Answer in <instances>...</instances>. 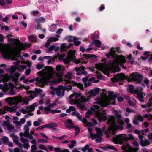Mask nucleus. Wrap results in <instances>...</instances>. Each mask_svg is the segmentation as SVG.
I'll return each instance as SVG.
<instances>
[{
    "label": "nucleus",
    "mask_w": 152,
    "mask_h": 152,
    "mask_svg": "<svg viewBox=\"0 0 152 152\" xmlns=\"http://www.w3.org/2000/svg\"><path fill=\"white\" fill-rule=\"evenodd\" d=\"M93 43L97 47L100 48L101 46V42L98 40H93Z\"/></svg>",
    "instance_id": "7c9ffc66"
},
{
    "label": "nucleus",
    "mask_w": 152,
    "mask_h": 152,
    "mask_svg": "<svg viewBox=\"0 0 152 152\" xmlns=\"http://www.w3.org/2000/svg\"><path fill=\"white\" fill-rule=\"evenodd\" d=\"M50 112L52 114H54L55 113H60L61 112V110L57 109L51 110Z\"/></svg>",
    "instance_id": "49530a36"
},
{
    "label": "nucleus",
    "mask_w": 152,
    "mask_h": 152,
    "mask_svg": "<svg viewBox=\"0 0 152 152\" xmlns=\"http://www.w3.org/2000/svg\"><path fill=\"white\" fill-rule=\"evenodd\" d=\"M51 110L48 107H45L44 108V112L45 114H47L50 111V112Z\"/></svg>",
    "instance_id": "ea45409f"
},
{
    "label": "nucleus",
    "mask_w": 152,
    "mask_h": 152,
    "mask_svg": "<svg viewBox=\"0 0 152 152\" xmlns=\"http://www.w3.org/2000/svg\"><path fill=\"white\" fill-rule=\"evenodd\" d=\"M3 78L2 80L4 81L7 82L10 79V76L7 75H3Z\"/></svg>",
    "instance_id": "473e14b6"
},
{
    "label": "nucleus",
    "mask_w": 152,
    "mask_h": 152,
    "mask_svg": "<svg viewBox=\"0 0 152 152\" xmlns=\"http://www.w3.org/2000/svg\"><path fill=\"white\" fill-rule=\"evenodd\" d=\"M88 130L90 134V136L91 138L92 139H94V134H93L92 129L90 128H88Z\"/></svg>",
    "instance_id": "79ce46f5"
},
{
    "label": "nucleus",
    "mask_w": 152,
    "mask_h": 152,
    "mask_svg": "<svg viewBox=\"0 0 152 152\" xmlns=\"http://www.w3.org/2000/svg\"><path fill=\"white\" fill-rule=\"evenodd\" d=\"M115 130L114 127L110 126L108 127V130L105 132L104 134L107 137H110L111 135L113 134L114 133Z\"/></svg>",
    "instance_id": "ddd939ff"
},
{
    "label": "nucleus",
    "mask_w": 152,
    "mask_h": 152,
    "mask_svg": "<svg viewBox=\"0 0 152 152\" xmlns=\"http://www.w3.org/2000/svg\"><path fill=\"white\" fill-rule=\"evenodd\" d=\"M43 66L42 64H37L36 66V68L38 69H41Z\"/></svg>",
    "instance_id": "69168bd1"
},
{
    "label": "nucleus",
    "mask_w": 152,
    "mask_h": 152,
    "mask_svg": "<svg viewBox=\"0 0 152 152\" xmlns=\"http://www.w3.org/2000/svg\"><path fill=\"white\" fill-rule=\"evenodd\" d=\"M65 123L66 124L65 126L67 128L69 129L73 128V124L71 120L69 119L66 120Z\"/></svg>",
    "instance_id": "6ab92c4d"
},
{
    "label": "nucleus",
    "mask_w": 152,
    "mask_h": 152,
    "mask_svg": "<svg viewBox=\"0 0 152 152\" xmlns=\"http://www.w3.org/2000/svg\"><path fill=\"white\" fill-rule=\"evenodd\" d=\"M126 58L128 61L131 64H132L134 62V60L132 58V55L129 54L127 57Z\"/></svg>",
    "instance_id": "72a5a7b5"
},
{
    "label": "nucleus",
    "mask_w": 152,
    "mask_h": 152,
    "mask_svg": "<svg viewBox=\"0 0 152 152\" xmlns=\"http://www.w3.org/2000/svg\"><path fill=\"white\" fill-rule=\"evenodd\" d=\"M74 96V94H71L69 96V99H71L69 101V103L71 104H77V106L78 108L82 110H83L84 108V106L82 103L80 102V101L78 99H75V100L72 99V98Z\"/></svg>",
    "instance_id": "423d86ee"
},
{
    "label": "nucleus",
    "mask_w": 152,
    "mask_h": 152,
    "mask_svg": "<svg viewBox=\"0 0 152 152\" xmlns=\"http://www.w3.org/2000/svg\"><path fill=\"white\" fill-rule=\"evenodd\" d=\"M2 140L3 142L5 143H7L9 141L8 138L6 136H3Z\"/></svg>",
    "instance_id": "603ef678"
},
{
    "label": "nucleus",
    "mask_w": 152,
    "mask_h": 152,
    "mask_svg": "<svg viewBox=\"0 0 152 152\" xmlns=\"http://www.w3.org/2000/svg\"><path fill=\"white\" fill-rule=\"evenodd\" d=\"M150 143L148 140H141L140 141V145L143 147L145 146L148 145L150 144Z\"/></svg>",
    "instance_id": "b1692460"
},
{
    "label": "nucleus",
    "mask_w": 152,
    "mask_h": 152,
    "mask_svg": "<svg viewBox=\"0 0 152 152\" xmlns=\"http://www.w3.org/2000/svg\"><path fill=\"white\" fill-rule=\"evenodd\" d=\"M66 47L65 44H63L61 46V48L62 51H64L66 50Z\"/></svg>",
    "instance_id": "774afa93"
},
{
    "label": "nucleus",
    "mask_w": 152,
    "mask_h": 152,
    "mask_svg": "<svg viewBox=\"0 0 152 152\" xmlns=\"http://www.w3.org/2000/svg\"><path fill=\"white\" fill-rule=\"evenodd\" d=\"M86 56L85 57V58L87 59H88V58H90L91 57H94V58H96L97 56L95 55H86Z\"/></svg>",
    "instance_id": "052dcab7"
},
{
    "label": "nucleus",
    "mask_w": 152,
    "mask_h": 152,
    "mask_svg": "<svg viewBox=\"0 0 152 152\" xmlns=\"http://www.w3.org/2000/svg\"><path fill=\"white\" fill-rule=\"evenodd\" d=\"M58 39H49L45 43V48H48L50 45V43L53 41H56L58 40Z\"/></svg>",
    "instance_id": "393cba45"
},
{
    "label": "nucleus",
    "mask_w": 152,
    "mask_h": 152,
    "mask_svg": "<svg viewBox=\"0 0 152 152\" xmlns=\"http://www.w3.org/2000/svg\"><path fill=\"white\" fill-rule=\"evenodd\" d=\"M24 136L25 137L28 138L30 139H32L33 137L32 135H29V127L28 126L25 125L24 128Z\"/></svg>",
    "instance_id": "2eb2a0df"
},
{
    "label": "nucleus",
    "mask_w": 152,
    "mask_h": 152,
    "mask_svg": "<svg viewBox=\"0 0 152 152\" xmlns=\"http://www.w3.org/2000/svg\"><path fill=\"white\" fill-rule=\"evenodd\" d=\"M99 89L98 88L91 90L89 92H88L87 93V97L90 98L92 96H95L96 94L99 93Z\"/></svg>",
    "instance_id": "4468645a"
},
{
    "label": "nucleus",
    "mask_w": 152,
    "mask_h": 152,
    "mask_svg": "<svg viewBox=\"0 0 152 152\" xmlns=\"http://www.w3.org/2000/svg\"><path fill=\"white\" fill-rule=\"evenodd\" d=\"M89 147L88 145H86L84 148H82V151L84 152H85L88 148Z\"/></svg>",
    "instance_id": "6e6d98bb"
},
{
    "label": "nucleus",
    "mask_w": 152,
    "mask_h": 152,
    "mask_svg": "<svg viewBox=\"0 0 152 152\" xmlns=\"http://www.w3.org/2000/svg\"><path fill=\"white\" fill-rule=\"evenodd\" d=\"M125 76L123 74L121 73L118 74L115 76L111 79L112 81L114 82L122 81L125 79Z\"/></svg>",
    "instance_id": "f8f14e48"
},
{
    "label": "nucleus",
    "mask_w": 152,
    "mask_h": 152,
    "mask_svg": "<svg viewBox=\"0 0 152 152\" xmlns=\"http://www.w3.org/2000/svg\"><path fill=\"white\" fill-rule=\"evenodd\" d=\"M71 61V60L67 56L66 58L64 59L63 61L65 64H68Z\"/></svg>",
    "instance_id": "a18cd8bd"
},
{
    "label": "nucleus",
    "mask_w": 152,
    "mask_h": 152,
    "mask_svg": "<svg viewBox=\"0 0 152 152\" xmlns=\"http://www.w3.org/2000/svg\"><path fill=\"white\" fill-rule=\"evenodd\" d=\"M127 137L124 134L117 135L113 138V141L116 144H121L123 140H126Z\"/></svg>",
    "instance_id": "6e6552de"
},
{
    "label": "nucleus",
    "mask_w": 152,
    "mask_h": 152,
    "mask_svg": "<svg viewBox=\"0 0 152 152\" xmlns=\"http://www.w3.org/2000/svg\"><path fill=\"white\" fill-rule=\"evenodd\" d=\"M144 82L146 85L148 87V85L149 84V81L148 79L145 78L144 81Z\"/></svg>",
    "instance_id": "338daca9"
},
{
    "label": "nucleus",
    "mask_w": 152,
    "mask_h": 152,
    "mask_svg": "<svg viewBox=\"0 0 152 152\" xmlns=\"http://www.w3.org/2000/svg\"><path fill=\"white\" fill-rule=\"evenodd\" d=\"M89 98V97H87V98H86L85 96H81L80 98V100L81 101V102H80L82 103L83 104H84L83 103V102H88L90 101V99Z\"/></svg>",
    "instance_id": "bb28decb"
},
{
    "label": "nucleus",
    "mask_w": 152,
    "mask_h": 152,
    "mask_svg": "<svg viewBox=\"0 0 152 152\" xmlns=\"http://www.w3.org/2000/svg\"><path fill=\"white\" fill-rule=\"evenodd\" d=\"M63 31V29L61 28H59L56 32V33L58 34L56 35V37H60L59 34H61Z\"/></svg>",
    "instance_id": "e433bc0d"
},
{
    "label": "nucleus",
    "mask_w": 152,
    "mask_h": 152,
    "mask_svg": "<svg viewBox=\"0 0 152 152\" xmlns=\"http://www.w3.org/2000/svg\"><path fill=\"white\" fill-rule=\"evenodd\" d=\"M21 141L23 143H25L26 142H28V140L24 137H21L20 138Z\"/></svg>",
    "instance_id": "8fccbe9b"
},
{
    "label": "nucleus",
    "mask_w": 152,
    "mask_h": 152,
    "mask_svg": "<svg viewBox=\"0 0 152 152\" xmlns=\"http://www.w3.org/2000/svg\"><path fill=\"white\" fill-rule=\"evenodd\" d=\"M75 51L72 50L68 52L67 56L72 61L74 60V58H75Z\"/></svg>",
    "instance_id": "f3484780"
},
{
    "label": "nucleus",
    "mask_w": 152,
    "mask_h": 152,
    "mask_svg": "<svg viewBox=\"0 0 152 152\" xmlns=\"http://www.w3.org/2000/svg\"><path fill=\"white\" fill-rule=\"evenodd\" d=\"M88 78V76H86L85 77H83L82 79V80L84 83V87H88L89 86V84H87V80Z\"/></svg>",
    "instance_id": "c85d7f7f"
},
{
    "label": "nucleus",
    "mask_w": 152,
    "mask_h": 152,
    "mask_svg": "<svg viewBox=\"0 0 152 152\" xmlns=\"http://www.w3.org/2000/svg\"><path fill=\"white\" fill-rule=\"evenodd\" d=\"M95 67L96 69L102 71L103 72H108L109 70L107 66L104 64H96L95 65Z\"/></svg>",
    "instance_id": "9b49d317"
},
{
    "label": "nucleus",
    "mask_w": 152,
    "mask_h": 152,
    "mask_svg": "<svg viewBox=\"0 0 152 152\" xmlns=\"http://www.w3.org/2000/svg\"><path fill=\"white\" fill-rule=\"evenodd\" d=\"M49 128H51L53 130L56 129L55 127L57 126V124L56 123H50V124Z\"/></svg>",
    "instance_id": "c9c22d12"
},
{
    "label": "nucleus",
    "mask_w": 152,
    "mask_h": 152,
    "mask_svg": "<svg viewBox=\"0 0 152 152\" xmlns=\"http://www.w3.org/2000/svg\"><path fill=\"white\" fill-rule=\"evenodd\" d=\"M3 126H6L9 130H12L14 129V127L12 125L8 122L7 121H4L3 124Z\"/></svg>",
    "instance_id": "a211bd4d"
},
{
    "label": "nucleus",
    "mask_w": 152,
    "mask_h": 152,
    "mask_svg": "<svg viewBox=\"0 0 152 152\" xmlns=\"http://www.w3.org/2000/svg\"><path fill=\"white\" fill-rule=\"evenodd\" d=\"M136 97L140 102H144V95L142 92H140L139 94H137Z\"/></svg>",
    "instance_id": "5701e85b"
},
{
    "label": "nucleus",
    "mask_w": 152,
    "mask_h": 152,
    "mask_svg": "<svg viewBox=\"0 0 152 152\" xmlns=\"http://www.w3.org/2000/svg\"><path fill=\"white\" fill-rule=\"evenodd\" d=\"M65 68L64 66L60 65L56 66V72H53V68L51 67H47L45 69L42 70L41 73L42 78H37L36 80L39 86H43L48 80L51 78L54 79L53 83L54 84L61 81V77Z\"/></svg>",
    "instance_id": "f257e3e1"
},
{
    "label": "nucleus",
    "mask_w": 152,
    "mask_h": 152,
    "mask_svg": "<svg viewBox=\"0 0 152 152\" xmlns=\"http://www.w3.org/2000/svg\"><path fill=\"white\" fill-rule=\"evenodd\" d=\"M46 19L45 18L43 17H41L39 18L38 20V22H39L41 23H43L45 22Z\"/></svg>",
    "instance_id": "de8ad7c7"
},
{
    "label": "nucleus",
    "mask_w": 152,
    "mask_h": 152,
    "mask_svg": "<svg viewBox=\"0 0 152 152\" xmlns=\"http://www.w3.org/2000/svg\"><path fill=\"white\" fill-rule=\"evenodd\" d=\"M5 101L10 105H16L19 102L22 101V98L19 96H15L13 97H9L5 99Z\"/></svg>",
    "instance_id": "20e7f679"
},
{
    "label": "nucleus",
    "mask_w": 152,
    "mask_h": 152,
    "mask_svg": "<svg viewBox=\"0 0 152 152\" xmlns=\"http://www.w3.org/2000/svg\"><path fill=\"white\" fill-rule=\"evenodd\" d=\"M75 71H80L81 70H82L84 69L83 68V67H75L74 69Z\"/></svg>",
    "instance_id": "4d7b16f0"
},
{
    "label": "nucleus",
    "mask_w": 152,
    "mask_h": 152,
    "mask_svg": "<svg viewBox=\"0 0 152 152\" xmlns=\"http://www.w3.org/2000/svg\"><path fill=\"white\" fill-rule=\"evenodd\" d=\"M28 38H37V36L35 34H31L29 35H28L27 36Z\"/></svg>",
    "instance_id": "e2e57ef3"
},
{
    "label": "nucleus",
    "mask_w": 152,
    "mask_h": 152,
    "mask_svg": "<svg viewBox=\"0 0 152 152\" xmlns=\"http://www.w3.org/2000/svg\"><path fill=\"white\" fill-rule=\"evenodd\" d=\"M6 110H7V108H6V106H5L4 107V109H0V115L2 114H4Z\"/></svg>",
    "instance_id": "37998d69"
},
{
    "label": "nucleus",
    "mask_w": 152,
    "mask_h": 152,
    "mask_svg": "<svg viewBox=\"0 0 152 152\" xmlns=\"http://www.w3.org/2000/svg\"><path fill=\"white\" fill-rule=\"evenodd\" d=\"M126 61L125 57L122 55L117 56L113 62L111 67L115 72H118L120 71V69L117 66L120 64L122 68H125V67L122 64L125 63Z\"/></svg>",
    "instance_id": "7ed1b4c3"
},
{
    "label": "nucleus",
    "mask_w": 152,
    "mask_h": 152,
    "mask_svg": "<svg viewBox=\"0 0 152 152\" xmlns=\"http://www.w3.org/2000/svg\"><path fill=\"white\" fill-rule=\"evenodd\" d=\"M0 50L2 53L5 56H9L11 54V52L8 47L6 45L2 44H0Z\"/></svg>",
    "instance_id": "1a4fd4ad"
},
{
    "label": "nucleus",
    "mask_w": 152,
    "mask_h": 152,
    "mask_svg": "<svg viewBox=\"0 0 152 152\" xmlns=\"http://www.w3.org/2000/svg\"><path fill=\"white\" fill-rule=\"evenodd\" d=\"M64 83L65 84L70 83L73 86H77L78 83L73 81H70L69 80H64Z\"/></svg>",
    "instance_id": "a878e982"
},
{
    "label": "nucleus",
    "mask_w": 152,
    "mask_h": 152,
    "mask_svg": "<svg viewBox=\"0 0 152 152\" xmlns=\"http://www.w3.org/2000/svg\"><path fill=\"white\" fill-rule=\"evenodd\" d=\"M23 146L24 148L26 149H28L30 147L29 144L27 143H24L23 144Z\"/></svg>",
    "instance_id": "13d9d810"
},
{
    "label": "nucleus",
    "mask_w": 152,
    "mask_h": 152,
    "mask_svg": "<svg viewBox=\"0 0 152 152\" xmlns=\"http://www.w3.org/2000/svg\"><path fill=\"white\" fill-rule=\"evenodd\" d=\"M37 106L36 103H34L26 107L28 112L34 111L35 109V107Z\"/></svg>",
    "instance_id": "4be33fe9"
},
{
    "label": "nucleus",
    "mask_w": 152,
    "mask_h": 152,
    "mask_svg": "<svg viewBox=\"0 0 152 152\" xmlns=\"http://www.w3.org/2000/svg\"><path fill=\"white\" fill-rule=\"evenodd\" d=\"M77 86L81 90H83V85L80 83H78Z\"/></svg>",
    "instance_id": "bf43d9fd"
},
{
    "label": "nucleus",
    "mask_w": 152,
    "mask_h": 152,
    "mask_svg": "<svg viewBox=\"0 0 152 152\" xmlns=\"http://www.w3.org/2000/svg\"><path fill=\"white\" fill-rule=\"evenodd\" d=\"M72 115H75L80 120H81V118L80 116L79 113L76 111H75L74 112L72 113Z\"/></svg>",
    "instance_id": "f704fd0d"
},
{
    "label": "nucleus",
    "mask_w": 152,
    "mask_h": 152,
    "mask_svg": "<svg viewBox=\"0 0 152 152\" xmlns=\"http://www.w3.org/2000/svg\"><path fill=\"white\" fill-rule=\"evenodd\" d=\"M91 38H98L99 36V31H96L94 33L91 34Z\"/></svg>",
    "instance_id": "c756f323"
},
{
    "label": "nucleus",
    "mask_w": 152,
    "mask_h": 152,
    "mask_svg": "<svg viewBox=\"0 0 152 152\" xmlns=\"http://www.w3.org/2000/svg\"><path fill=\"white\" fill-rule=\"evenodd\" d=\"M20 111L23 114H26L27 112H28L27 111V109H24L23 108H22L20 110Z\"/></svg>",
    "instance_id": "0e129e2a"
},
{
    "label": "nucleus",
    "mask_w": 152,
    "mask_h": 152,
    "mask_svg": "<svg viewBox=\"0 0 152 152\" xmlns=\"http://www.w3.org/2000/svg\"><path fill=\"white\" fill-rule=\"evenodd\" d=\"M15 77L12 78V80L15 83H16L18 80V77L19 76V74L18 73H16L14 75Z\"/></svg>",
    "instance_id": "2f4dec72"
},
{
    "label": "nucleus",
    "mask_w": 152,
    "mask_h": 152,
    "mask_svg": "<svg viewBox=\"0 0 152 152\" xmlns=\"http://www.w3.org/2000/svg\"><path fill=\"white\" fill-rule=\"evenodd\" d=\"M75 108L73 106H70L69 108L67 109L66 110V112L67 113H69L71 111H75Z\"/></svg>",
    "instance_id": "4c0bfd02"
},
{
    "label": "nucleus",
    "mask_w": 152,
    "mask_h": 152,
    "mask_svg": "<svg viewBox=\"0 0 152 152\" xmlns=\"http://www.w3.org/2000/svg\"><path fill=\"white\" fill-rule=\"evenodd\" d=\"M123 150H127L129 152H136L138 150V148H132L130 146L128 145H124L122 147Z\"/></svg>",
    "instance_id": "dca6fc26"
},
{
    "label": "nucleus",
    "mask_w": 152,
    "mask_h": 152,
    "mask_svg": "<svg viewBox=\"0 0 152 152\" xmlns=\"http://www.w3.org/2000/svg\"><path fill=\"white\" fill-rule=\"evenodd\" d=\"M63 87L64 89H65V91L66 90L67 91L72 89V86L70 85L67 86H63Z\"/></svg>",
    "instance_id": "09e8293b"
},
{
    "label": "nucleus",
    "mask_w": 152,
    "mask_h": 152,
    "mask_svg": "<svg viewBox=\"0 0 152 152\" xmlns=\"http://www.w3.org/2000/svg\"><path fill=\"white\" fill-rule=\"evenodd\" d=\"M70 143H71V144L69 145V147L70 148L72 149L74 145L76 144V141L75 140H73L71 141Z\"/></svg>",
    "instance_id": "58836bf2"
},
{
    "label": "nucleus",
    "mask_w": 152,
    "mask_h": 152,
    "mask_svg": "<svg viewBox=\"0 0 152 152\" xmlns=\"http://www.w3.org/2000/svg\"><path fill=\"white\" fill-rule=\"evenodd\" d=\"M95 130L96 131V134H94V139H96V141L97 142L102 141L101 136L102 135V132L101 129L99 128H96Z\"/></svg>",
    "instance_id": "9d476101"
},
{
    "label": "nucleus",
    "mask_w": 152,
    "mask_h": 152,
    "mask_svg": "<svg viewBox=\"0 0 152 152\" xmlns=\"http://www.w3.org/2000/svg\"><path fill=\"white\" fill-rule=\"evenodd\" d=\"M143 116L144 118H148V120H152V115L150 114H145Z\"/></svg>",
    "instance_id": "a19ab883"
},
{
    "label": "nucleus",
    "mask_w": 152,
    "mask_h": 152,
    "mask_svg": "<svg viewBox=\"0 0 152 152\" xmlns=\"http://www.w3.org/2000/svg\"><path fill=\"white\" fill-rule=\"evenodd\" d=\"M73 128H75V130L76 131L75 134L76 135L78 134L80 132V129L78 127L74 126Z\"/></svg>",
    "instance_id": "680f3d73"
},
{
    "label": "nucleus",
    "mask_w": 152,
    "mask_h": 152,
    "mask_svg": "<svg viewBox=\"0 0 152 152\" xmlns=\"http://www.w3.org/2000/svg\"><path fill=\"white\" fill-rule=\"evenodd\" d=\"M115 118L114 117L112 116L109 118L107 121V122L109 124H111V126H113V127H114V125L115 124Z\"/></svg>",
    "instance_id": "aec40b11"
},
{
    "label": "nucleus",
    "mask_w": 152,
    "mask_h": 152,
    "mask_svg": "<svg viewBox=\"0 0 152 152\" xmlns=\"http://www.w3.org/2000/svg\"><path fill=\"white\" fill-rule=\"evenodd\" d=\"M117 95L114 94L110 96V98H105L102 99L99 102H96L93 106L94 110L96 111L95 114L99 120L105 121L107 119V116H105V111L101 110H100L99 105H101L102 107L107 106L110 102L112 100H114V102L112 103L113 104H115V99L117 97Z\"/></svg>",
    "instance_id": "f03ea898"
},
{
    "label": "nucleus",
    "mask_w": 152,
    "mask_h": 152,
    "mask_svg": "<svg viewBox=\"0 0 152 152\" xmlns=\"http://www.w3.org/2000/svg\"><path fill=\"white\" fill-rule=\"evenodd\" d=\"M31 95H30V97L31 98V99H33L36 96V93L34 92L31 91Z\"/></svg>",
    "instance_id": "5fc2aeb1"
},
{
    "label": "nucleus",
    "mask_w": 152,
    "mask_h": 152,
    "mask_svg": "<svg viewBox=\"0 0 152 152\" xmlns=\"http://www.w3.org/2000/svg\"><path fill=\"white\" fill-rule=\"evenodd\" d=\"M110 51L109 54L112 56V57H113L115 53V51L113 50V48H111L110 49Z\"/></svg>",
    "instance_id": "864d4df0"
},
{
    "label": "nucleus",
    "mask_w": 152,
    "mask_h": 152,
    "mask_svg": "<svg viewBox=\"0 0 152 152\" xmlns=\"http://www.w3.org/2000/svg\"><path fill=\"white\" fill-rule=\"evenodd\" d=\"M72 74L71 72H67L65 76V78L66 80H69L72 78Z\"/></svg>",
    "instance_id": "cd10ccee"
},
{
    "label": "nucleus",
    "mask_w": 152,
    "mask_h": 152,
    "mask_svg": "<svg viewBox=\"0 0 152 152\" xmlns=\"http://www.w3.org/2000/svg\"><path fill=\"white\" fill-rule=\"evenodd\" d=\"M142 75L137 73L134 72L130 75L128 80L129 82L131 81H136L137 83H140L143 78Z\"/></svg>",
    "instance_id": "39448f33"
},
{
    "label": "nucleus",
    "mask_w": 152,
    "mask_h": 152,
    "mask_svg": "<svg viewBox=\"0 0 152 152\" xmlns=\"http://www.w3.org/2000/svg\"><path fill=\"white\" fill-rule=\"evenodd\" d=\"M136 118L139 121H142L143 120V116H142L140 115H137L136 116Z\"/></svg>",
    "instance_id": "3c124183"
},
{
    "label": "nucleus",
    "mask_w": 152,
    "mask_h": 152,
    "mask_svg": "<svg viewBox=\"0 0 152 152\" xmlns=\"http://www.w3.org/2000/svg\"><path fill=\"white\" fill-rule=\"evenodd\" d=\"M7 110L10 112H15L16 111L17 107L16 105L10 107L8 106H6Z\"/></svg>",
    "instance_id": "412c9836"
},
{
    "label": "nucleus",
    "mask_w": 152,
    "mask_h": 152,
    "mask_svg": "<svg viewBox=\"0 0 152 152\" xmlns=\"http://www.w3.org/2000/svg\"><path fill=\"white\" fill-rule=\"evenodd\" d=\"M74 39V44L75 46H78L80 44V41L78 40L77 39Z\"/></svg>",
    "instance_id": "c03bdc74"
},
{
    "label": "nucleus",
    "mask_w": 152,
    "mask_h": 152,
    "mask_svg": "<svg viewBox=\"0 0 152 152\" xmlns=\"http://www.w3.org/2000/svg\"><path fill=\"white\" fill-rule=\"evenodd\" d=\"M50 88L55 91L56 95L58 96L63 97L64 96L65 89H64L63 86H59L57 88L51 87H50Z\"/></svg>",
    "instance_id": "0eeeda50"
}]
</instances>
